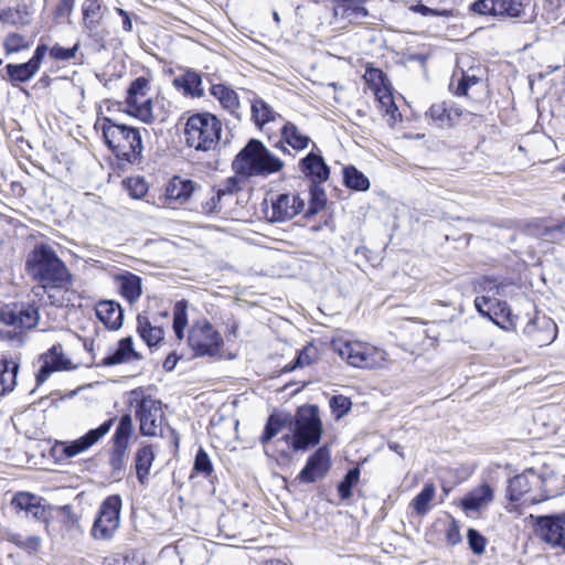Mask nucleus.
<instances>
[{"instance_id":"13","label":"nucleus","mask_w":565,"mask_h":565,"mask_svg":"<svg viewBox=\"0 0 565 565\" xmlns=\"http://www.w3.org/2000/svg\"><path fill=\"white\" fill-rule=\"evenodd\" d=\"M49 45L40 42L31 58L24 63H8L4 66L6 74L2 79L12 86L31 81L40 71L41 64L47 54Z\"/></svg>"},{"instance_id":"6","label":"nucleus","mask_w":565,"mask_h":565,"mask_svg":"<svg viewBox=\"0 0 565 565\" xmlns=\"http://www.w3.org/2000/svg\"><path fill=\"white\" fill-rule=\"evenodd\" d=\"M127 404L135 408L140 434L149 437L157 436L163 418L161 401L147 395L145 388L139 386L127 393Z\"/></svg>"},{"instance_id":"38","label":"nucleus","mask_w":565,"mask_h":565,"mask_svg":"<svg viewBox=\"0 0 565 565\" xmlns=\"http://www.w3.org/2000/svg\"><path fill=\"white\" fill-rule=\"evenodd\" d=\"M134 431L131 414H124L113 436V448L128 450L129 440Z\"/></svg>"},{"instance_id":"63","label":"nucleus","mask_w":565,"mask_h":565,"mask_svg":"<svg viewBox=\"0 0 565 565\" xmlns=\"http://www.w3.org/2000/svg\"><path fill=\"white\" fill-rule=\"evenodd\" d=\"M409 9L413 12L422 14L423 17H440L441 15L439 10L429 8L423 3L414 4Z\"/></svg>"},{"instance_id":"62","label":"nucleus","mask_w":565,"mask_h":565,"mask_svg":"<svg viewBox=\"0 0 565 565\" xmlns=\"http://www.w3.org/2000/svg\"><path fill=\"white\" fill-rule=\"evenodd\" d=\"M223 195L217 190L205 203H202V212L205 214H212L217 211V205Z\"/></svg>"},{"instance_id":"26","label":"nucleus","mask_w":565,"mask_h":565,"mask_svg":"<svg viewBox=\"0 0 565 565\" xmlns=\"http://www.w3.org/2000/svg\"><path fill=\"white\" fill-rule=\"evenodd\" d=\"M173 86L188 97H203L204 89L202 87V76L199 72L188 68L184 73L174 77Z\"/></svg>"},{"instance_id":"53","label":"nucleus","mask_w":565,"mask_h":565,"mask_svg":"<svg viewBox=\"0 0 565 565\" xmlns=\"http://www.w3.org/2000/svg\"><path fill=\"white\" fill-rule=\"evenodd\" d=\"M467 541L473 554L481 555L484 553L487 540L478 530L469 529L467 531Z\"/></svg>"},{"instance_id":"42","label":"nucleus","mask_w":565,"mask_h":565,"mask_svg":"<svg viewBox=\"0 0 565 565\" xmlns=\"http://www.w3.org/2000/svg\"><path fill=\"white\" fill-rule=\"evenodd\" d=\"M435 486L433 483H426L420 492L412 500L411 505L418 516H424L429 512V504L435 498Z\"/></svg>"},{"instance_id":"57","label":"nucleus","mask_w":565,"mask_h":565,"mask_svg":"<svg viewBox=\"0 0 565 565\" xmlns=\"http://www.w3.org/2000/svg\"><path fill=\"white\" fill-rule=\"evenodd\" d=\"M188 324V301L185 299H181L175 302L173 307V324L186 327Z\"/></svg>"},{"instance_id":"29","label":"nucleus","mask_w":565,"mask_h":565,"mask_svg":"<svg viewBox=\"0 0 565 565\" xmlns=\"http://www.w3.org/2000/svg\"><path fill=\"white\" fill-rule=\"evenodd\" d=\"M154 458L156 454L151 444L142 443L135 452L136 477L142 486L148 483V476Z\"/></svg>"},{"instance_id":"11","label":"nucleus","mask_w":565,"mask_h":565,"mask_svg":"<svg viewBox=\"0 0 565 565\" xmlns=\"http://www.w3.org/2000/svg\"><path fill=\"white\" fill-rule=\"evenodd\" d=\"M531 0H476L469 6V12L492 18L516 19L524 14Z\"/></svg>"},{"instance_id":"45","label":"nucleus","mask_w":565,"mask_h":565,"mask_svg":"<svg viewBox=\"0 0 565 565\" xmlns=\"http://www.w3.org/2000/svg\"><path fill=\"white\" fill-rule=\"evenodd\" d=\"M360 480V468L354 467L347 471L343 479L339 482L337 489L339 497L342 500H348L352 495V489L353 487L359 482Z\"/></svg>"},{"instance_id":"19","label":"nucleus","mask_w":565,"mask_h":565,"mask_svg":"<svg viewBox=\"0 0 565 565\" xmlns=\"http://www.w3.org/2000/svg\"><path fill=\"white\" fill-rule=\"evenodd\" d=\"M40 359L43 364L35 375L36 386L42 385L53 372L73 369L71 360L63 353L61 343L52 345L47 352L41 354Z\"/></svg>"},{"instance_id":"15","label":"nucleus","mask_w":565,"mask_h":565,"mask_svg":"<svg viewBox=\"0 0 565 565\" xmlns=\"http://www.w3.org/2000/svg\"><path fill=\"white\" fill-rule=\"evenodd\" d=\"M306 202L299 194L280 193L271 200L270 211H266L269 222H286L305 211Z\"/></svg>"},{"instance_id":"8","label":"nucleus","mask_w":565,"mask_h":565,"mask_svg":"<svg viewBox=\"0 0 565 565\" xmlns=\"http://www.w3.org/2000/svg\"><path fill=\"white\" fill-rule=\"evenodd\" d=\"M535 536L551 548L565 553V510L548 514H531Z\"/></svg>"},{"instance_id":"61","label":"nucleus","mask_w":565,"mask_h":565,"mask_svg":"<svg viewBox=\"0 0 565 565\" xmlns=\"http://www.w3.org/2000/svg\"><path fill=\"white\" fill-rule=\"evenodd\" d=\"M241 190V182L236 175L230 177L224 181L222 188L218 189L221 195H232Z\"/></svg>"},{"instance_id":"18","label":"nucleus","mask_w":565,"mask_h":565,"mask_svg":"<svg viewBox=\"0 0 565 565\" xmlns=\"http://www.w3.org/2000/svg\"><path fill=\"white\" fill-rule=\"evenodd\" d=\"M313 148L298 162V169L310 183H324L330 178V167L326 162L321 151L313 145Z\"/></svg>"},{"instance_id":"7","label":"nucleus","mask_w":565,"mask_h":565,"mask_svg":"<svg viewBox=\"0 0 565 565\" xmlns=\"http://www.w3.org/2000/svg\"><path fill=\"white\" fill-rule=\"evenodd\" d=\"M331 347L348 364L354 367L373 369L385 360L384 351L361 342L335 339L332 340Z\"/></svg>"},{"instance_id":"64","label":"nucleus","mask_w":565,"mask_h":565,"mask_svg":"<svg viewBox=\"0 0 565 565\" xmlns=\"http://www.w3.org/2000/svg\"><path fill=\"white\" fill-rule=\"evenodd\" d=\"M41 546V539L36 535H31L28 537H24L22 550H25L28 552H36Z\"/></svg>"},{"instance_id":"37","label":"nucleus","mask_w":565,"mask_h":565,"mask_svg":"<svg viewBox=\"0 0 565 565\" xmlns=\"http://www.w3.org/2000/svg\"><path fill=\"white\" fill-rule=\"evenodd\" d=\"M323 183L309 184L308 209L303 211L305 218H311L320 213L327 205L328 199Z\"/></svg>"},{"instance_id":"25","label":"nucleus","mask_w":565,"mask_h":565,"mask_svg":"<svg viewBox=\"0 0 565 565\" xmlns=\"http://www.w3.org/2000/svg\"><path fill=\"white\" fill-rule=\"evenodd\" d=\"M96 316L109 330H118L124 322V310L114 300H100L95 308Z\"/></svg>"},{"instance_id":"51","label":"nucleus","mask_w":565,"mask_h":565,"mask_svg":"<svg viewBox=\"0 0 565 565\" xmlns=\"http://www.w3.org/2000/svg\"><path fill=\"white\" fill-rule=\"evenodd\" d=\"M329 405L334 417L340 419L350 412L352 402L347 396L333 395L329 401Z\"/></svg>"},{"instance_id":"60","label":"nucleus","mask_w":565,"mask_h":565,"mask_svg":"<svg viewBox=\"0 0 565 565\" xmlns=\"http://www.w3.org/2000/svg\"><path fill=\"white\" fill-rule=\"evenodd\" d=\"M462 541V536L460 534L459 522L456 519H451L447 530H446V542L450 546H455Z\"/></svg>"},{"instance_id":"39","label":"nucleus","mask_w":565,"mask_h":565,"mask_svg":"<svg viewBox=\"0 0 565 565\" xmlns=\"http://www.w3.org/2000/svg\"><path fill=\"white\" fill-rule=\"evenodd\" d=\"M280 135L288 146L298 151L306 149L311 142L310 137L302 135L298 127L290 121H287L282 126L280 129Z\"/></svg>"},{"instance_id":"32","label":"nucleus","mask_w":565,"mask_h":565,"mask_svg":"<svg viewBox=\"0 0 565 565\" xmlns=\"http://www.w3.org/2000/svg\"><path fill=\"white\" fill-rule=\"evenodd\" d=\"M493 500V490L492 488L484 483L473 490H471L469 493H467L461 499V508L469 512H476L481 507L488 504Z\"/></svg>"},{"instance_id":"17","label":"nucleus","mask_w":565,"mask_h":565,"mask_svg":"<svg viewBox=\"0 0 565 565\" xmlns=\"http://www.w3.org/2000/svg\"><path fill=\"white\" fill-rule=\"evenodd\" d=\"M523 334L537 347H546L557 338V326L551 318L535 315L523 328Z\"/></svg>"},{"instance_id":"28","label":"nucleus","mask_w":565,"mask_h":565,"mask_svg":"<svg viewBox=\"0 0 565 565\" xmlns=\"http://www.w3.org/2000/svg\"><path fill=\"white\" fill-rule=\"evenodd\" d=\"M106 8L102 0H84L82 3L83 25L89 36L97 34L98 26L104 17Z\"/></svg>"},{"instance_id":"41","label":"nucleus","mask_w":565,"mask_h":565,"mask_svg":"<svg viewBox=\"0 0 565 565\" xmlns=\"http://www.w3.org/2000/svg\"><path fill=\"white\" fill-rule=\"evenodd\" d=\"M343 184L351 190L365 192L370 189L369 178L354 166L343 168Z\"/></svg>"},{"instance_id":"50","label":"nucleus","mask_w":565,"mask_h":565,"mask_svg":"<svg viewBox=\"0 0 565 565\" xmlns=\"http://www.w3.org/2000/svg\"><path fill=\"white\" fill-rule=\"evenodd\" d=\"M193 471L204 477H209L213 472V465L207 452L200 447L196 451Z\"/></svg>"},{"instance_id":"47","label":"nucleus","mask_w":565,"mask_h":565,"mask_svg":"<svg viewBox=\"0 0 565 565\" xmlns=\"http://www.w3.org/2000/svg\"><path fill=\"white\" fill-rule=\"evenodd\" d=\"M40 315L38 308L29 302H23L19 318V328L32 329L39 323Z\"/></svg>"},{"instance_id":"30","label":"nucleus","mask_w":565,"mask_h":565,"mask_svg":"<svg viewBox=\"0 0 565 565\" xmlns=\"http://www.w3.org/2000/svg\"><path fill=\"white\" fill-rule=\"evenodd\" d=\"M290 413H271L266 420L264 430L259 437L260 444L268 455L269 443L285 428L289 427Z\"/></svg>"},{"instance_id":"35","label":"nucleus","mask_w":565,"mask_h":565,"mask_svg":"<svg viewBox=\"0 0 565 565\" xmlns=\"http://www.w3.org/2000/svg\"><path fill=\"white\" fill-rule=\"evenodd\" d=\"M19 363L12 359H0V396L11 393L17 385Z\"/></svg>"},{"instance_id":"48","label":"nucleus","mask_w":565,"mask_h":565,"mask_svg":"<svg viewBox=\"0 0 565 565\" xmlns=\"http://www.w3.org/2000/svg\"><path fill=\"white\" fill-rule=\"evenodd\" d=\"M7 54L18 53L28 50L31 43L20 33H9L3 42Z\"/></svg>"},{"instance_id":"16","label":"nucleus","mask_w":565,"mask_h":565,"mask_svg":"<svg viewBox=\"0 0 565 565\" xmlns=\"http://www.w3.org/2000/svg\"><path fill=\"white\" fill-rule=\"evenodd\" d=\"M331 454L328 446H320L311 454L297 479L303 483H313L327 476L331 469Z\"/></svg>"},{"instance_id":"43","label":"nucleus","mask_w":565,"mask_h":565,"mask_svg":"<svg viewBox=\"0 0 565 565\" xmlns=\"http://www.w3.org/2000/svg\"><path fill=\"white\" fill-rule=\"evenodd\" d=\"M317 353H318L317 348L312 344L302 348L298 352V354L294 359V361L284 366L282 372L288 373V372H292L294 370H296L298 367H302L305 365H311L317 359Z\"/></svg>"},{"instance_id":"9","label":"nucleus","mask_w":565,"mask_h":565,"mask_svg":"<svg viewBox=\"0 0 565 565\" xmlns=\"http://www.w3.org/2000/svg\"><path fill=\"white\" fill-rule=\"evenodd\" d=\"M223 338L207 320L195 321L188 334V344L195 356H215L223 347Z\"/></svg>"},{"instance_id":"10","label":"nucleus","mask_w":565,"mask_h":565,"mask_svg":"<svg viewBox=\"0 0 565 565\" xmlns=\"http://www.w3.org/2000/svg\"><path fill=\"white\" fill-rule=\"evenodd\" d=\"M122 500L119 494L108 495L100 504L92 527L96 540H110L119 527Z\"/></svg>"},{"instance_id":"46","label":"nucleus","mask_w":565,"mask_h":565,"mask_svg":"<svg viewBox=\"0 0 565 565\" xmlns=\"http://www.w3.org/2000/svg\"><path fill=\"white\" fill-rule=\"evenodd\" d=\"M21 308H23V302L4 305L0 310V320L7 326L19 328Z\"/></svg>"},{"instance_id":"3","label":"nucleus","mask_w":565,"mask_h":565,"mask_svg":"<svg viewBox=\"0 0 565 565\" xmlns=\"http://www.w3.org/2000/svg\"><path fill=\"white\" fill-rule=\"evenodd\" d=\"M282 168V160L273 154L260 140L255 138L249 139L232 161L233 171L245 179L267 177L279 172Z\"/></svg>"},{"instance_id":"44","label":"nucleus","mask_w":565,"mask_h":565,"mask_svg":"<svg viewBox=\"0 0 565 565\" xmlns=\"http://www.w3.org/2000/svg\"><path fill=\"white\" fill-rule=\"evenodd\" d=\"M0 22L3 24L21 25L29 24L26 8H8L0 11Z\"/></svg>"},{"instance_id":"56","label":"nucleus","mask_w":565,"mask_h":565,"mask_svg":"<svg viewBox=\"0 0 565 565\" xmlns=\"http://www.w3.org/2000/svg\"><path fill=\"white\" fill-rule=\"evenodd\" d=\"M480 82V78L476 75H470L466 72H461V77L458 81V85L455 89L457 96H466L470 87L475 86Z\"/></svg>"},{"instance_id":"12","label":"nucleus","mask_w":565,"mask_h":565,"mask_svg":"<svg viewBox=\"0 0 565 565\" xmlns=\"http://www.w3.org/2000/svg\"><path fill=\"white\" fill-rule=\"evenodd\" d=\"M477 311L503 330H515L518 317L512 315L507 301L491 296H479L475 299Z\"/></svg>"},{"instance_id":"23","label":"nucleus","mask_w":565,"mask_h":565,"mask_svg":"<svg viewBox=\"0 0 565 565\" xmlns=\"http://www.w3.org/2000/svg\"><path fill=\"white\" fill-rule=\"evenodd\" d=\"M539 483L540 477L533 469H527L523 473L516 475L509 480L507 498L511 502L520 501L524 494L531 491L533 484Z\"/></svg>"},{"instance_id":"14","label":"nucleus","mask_w":565,"mask_h":565,"mask_svg":"<svg viewBox=\"0 0 565 565\" xmlns=\"http://www.w3.org/2000/svg\"><path fill=\"white\" fill-rule=\"evenodd\" d=\"M148 88L149 81L146 77L139 76L134 79L127 89L126 104L129 106V115L146 124H151L154 120L151 99L146 98L145 100L139 102V98H145L147 96Z\"/></svg>"},{"instance_id":"36","label":"nucleus","mask_w":565,"mask_h":565,"mask_svg":"<svg viewBox=\"0 0 565 565\" xmlns=\"http://www.w3.org/2000/svg\"><path fill=\"white\" fill-rule=\"evenodd\" d=\"M120 295L130 303L141 296V278L132 273L126 271L118 276Z\"/></svg>"},{"instance_id":"55","label":"nucleus","mask_w":565,"mask_h":565,"mask_svg":"<svg viewBox=\"0 0 565 565\" xmlns=\"http://www.w3.org/2000/svg\"><path fill=\"white\" fill-rule=\"evenodd\" d=\"M125 183L129 194L135 199H140L148 192L147 182L141 178H129Z\"/></svg>"},{"instance_id":"4","label":"nucleus","mask_w":565,"mask_h":565,"mask_svg":"<svg viewBox=\"0 0 565 565\" xmlns=\"http://www.w3.org/2000/svg\"><path fill=\"white\" fill-rule=\"evenodd\" d=\"M222 121L211 113H198L190 116L184 127L188 147L196 151H211L221 141Z\"/></svg>"},{"instance_id":"2","label":"nucleus","mask_w":565,"mask_h":565,"mask_svg":"<svg viewBox=\"0 0 565 565\" xmlns=\"http://www.w3.org/2000/svg\"><path fill=\"white\" fill-rule=\"evenodd\" d=\"M25 266L28 273L44 288H66L72 284V275L66 265L46 244L35 246Z\"/></svg>"},{"instance_id":"40","label":"nucleus","mask_w":565,"mask_h":565,"mask_svg":"<svg viewBox=\"0 0 565 565\" xmlns=\"http://www.w3.org/2000/svg\"><path fill=\"white\" fill-rule=\"evenodd\" d=\"M334 13L345 19H359L367 15L362 0H334Z\"/></svg>"},{"instance_id":"59","label":"nucleus","mask_w":565,"mask_h":565,"mask_svg":"<svg viewBox=\"0 0 565 565\" xmlns=\"http://www.w3.org/2000/svg\"><path fill=\"white\" fill-rule=\"evenodd\" d=\"M499 280L494 277L484 276L481 277L476 285V288L479 289V291L484 292V296H491L493 297V294L495 289H499Z\"/></svg>"},{"instance_id":"24","label":"nucleus","mask_w":565,"mask_h":565,"mask_svg":"<svg viewBox=\"0 0 565 565\" xmlns=\"http://www.w3.org/2000/svg\"><path fill=\"white\" fill-rule=\"evenodd\" d=\"M210 94L218 100L224 110L232 115L237 120H241L242 114L239 113L241 103L237 93L225 84H213L210 87Z\"/></svg>"},{"instance_id":"49","label":"nucleus","mask_w":565,"mask_h":565,"mask_svg":"<svg viewBox=\"0 0 565 565\" xmlns=\"http://www.w3.org/2000/svg\"><path fill=\"white\" fill-rule=\"evenodd\" d=\"M291 433L285 434L274 443L275 451L281 459L288 460L290 458L289 449L295 451V430L289 428Z\"/></svg>"},{"instance_id":"21","label":"nucleus","mask_w":565,"mask_h":565,"mask_svg":"<svg viewBox=\"0 0 565 565\" xmlns=\"http://www.w3.org/2000/svg\"><path fill=\"white\" fill-rule=\"evenodd\" d=\"M12 505L26 514H31L34 520L49 524L52 509L45 503V500L30 492H18L12 499Z\"/></svg>"},{"instance_id":"27","label":"nucleus","mask_w":565,"mask_h":565,"mask_svg":"<svg viewBox=\"0 0 565 565\" xmlns=\"http://www.w3.org/2000/svg\"><path fill=\"white\" fill-rule=\"evenodd\" d=\"M198 190H201V186L193 180L175 175L170 180L166 193L168 199L183 204L188 202Z\"/></svg>"},{"instance_id":"22","label":"nucleus","mask_w":565,"mask_h":565,"mask_svg":"<svg viewBox=\"0 0 565 565\" xmlns=\"http://www.w3.org/2000/svg\"><path fill=\"white\" fill-rule=\"evenodd\" d=\"M463 114V109L452 100H443L434 103L426 113V116L439 128H451L459 122Z\"/></svg>"},{"instance_id":"20","label":"nucleus","mask_w":565,"mask_h":565,"mask_svg":"<svg viewBox=\"0 0 565 565\" xmlns=\"http://www.w3.org/2000/svg\"><path fill=\"white\" fill-rule=\"evenodd\" d=\"M115 420H116V417H111V418L105 420L104 423H102L97 428L89 429L82 437H79L75 440H72L70 443H63L62 451L65 455V457L72 458V457H75L78 454L84 452L85 450L89 449L92 446H94L96 443H98L99 439H102L106 434L109 433Z\"/></svg>"},{"instance_id":"1","label":"nucleus","mask_w":565,"mask_h":565,"mask_svg":"<svg viewBox=\"0 0 565 565\" xmlns=\"http://www.w3.org/2000/svg\"><path fill=\"white\" fill-rule=\"evenodd\" d=\"M95 129H100L107 148L120 161L139 164L142 161L143 143L140 130L113 118L98 117Z\"/></svg>"},{"instance_id":"31","label":"nucleus","mask_w":565,"mask_h":565,"mask_svg":"<svg viewBox=\"0 0 565 565\" xmlns=\"http://www.w3.org/2000/svg\"><path fill=\"white\" fill-rule=\"evenodd\" d=\"M130 359L140 360L141 355L134 349L132 338L126 337L119 340L117 349L106 355L98 365L113 366Z\"/></svg>"},{"instance_id":"33","label":"nucleus","mask_w":565,"mask_h":565,"mask_svg":"<svg viewBox=\"0 0 565 565\" xmlns=\"http://www.w3.org/2000/svg\"><path fill=\"white\" fill-rule=\"evenodd\" d=\"M250 118L255 126L262 129L266 124L280 118V115L263 98L255 96L250 100Z\"/></svg>"},{"instance_id":"52","label":"nucleus","mask_w":565,"mask_h":565,"mask_svg":"<svg viewBox=\"0 0 565 565\" xmlns=\"http://www.w3.org/2000/svg\"><path fill=\"white\" fill-rule=\"evenodd\" d=\"M78 50L79 43H75L72 47H64L56 43L49 47L47 53L53 60L65 62L74 58Z\"/></svg>"},{"instance_id":"54","label":"nucleus","mask_w":565,"mask_h":565,"mask_svg":"<svg viewBox=\"0 0 565 565\" xmlns=\"http://www.w3.org/2000/svg\"><path fill=\"white\" fill-rule=\"evenodd\" d=\"M127 451L128 450L111 448L109 466L114 473L120 475L125 470Z\"/></svg>"},{"instance_id":"5","label":"nucleus","mask_w":565,"mask_h":565,"mask_svg":"<svg viewBox=\"0 0 565 565\" xmlns=\"http://www.w3.org/2000/svg\"><path fill=\"white\" fill-rule=\"evenodd\" d=\"M289 428L295 430V451H307L319 445L323 427L319 407L315 404L302 405L295 415L290 414Z\"/></svg>"},{"instance_id":"34","label":"nucleus","mask_w":565,"mask_h":565,"mask_svg":"<svg viewBox=\"0 0 565 565\" xmlns=\"http://www.w3.org/2000/svg\"><path fill=\"white\" fill-rule=\"evenodd\" d=\"M137 332L149 348L158 345L164 337L163 328L152 326L149 318L142 313L137 316Z\"/></svg>"},{"instance_id":"58","label":"nucleus","mask_w":565,"mask_h":565,"mask_svg":"<svg viewBox=\"0 0 565 565\" xmlns=\"http://www.w3.org/2000/svg\"><path fill=\"white\" fill-rule=\"evenodd\" d=\"M76 0H60L58 4L53 11V18L56 21L68 19L74 10Z\"/></svg>"}]
</instances>
